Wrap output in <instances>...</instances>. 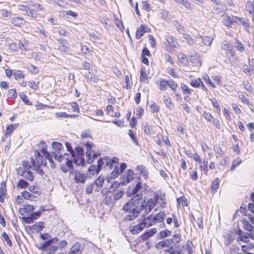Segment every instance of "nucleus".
Wrapping results in <instances>:
<instances>
[{"label":"nucleus","instance_id":"obj_32","mask_svg":"<svg viewBox=\"0 0 254 254\" xmlns=\"http://www.w3.org/2000/svg\"><path fill=\"white\" fill-rule=\"evenodd\" d=\"M181 235L180 234H176L173 235V237L170 239H168V240H171V246L172 249V251H174L173 247L174 246V243L175 245H177L181 241Z\"/></svg>","mask_w":254,"mask_h":254},{"label":"nucleus","instance_id":"obj_39","mask_svg":"<svg viewBox=\"0 0 254 254\" xmlns=\"http://www.w3.org/2000/svg\"><path fill=\"white\" fill-rule=\"evenodd\" d=\"M177 58L179 62L183 64H187L188 60L187 55L183 52H179L177 54Z\"/></svg>","mask_w":254,"mask_h":254},{"label":"nucleus","instance_id":"obj_57","mask_svg":"<svg viewBox=\"0 0 254 254\" xmlns=\"http://www.w3.org/2000/svg\"><path fill=\"white\" fill-rule=\"evenodd\" d=\"M28 4L30 6H32L34 7L36 9L39 11H42L43 10V6L38 2L35 3L32 0H30L28 1Z\"/></svg>","mask_w":254,"mask_h":254},{"label":"nucleus","instance_id":"obj_7","mask_svg":"<svg viewBox=\"0 0 254 254\" xmlns=\"http://www.w3.org/2000/svg\"><path fill=\"white\" fill-rule=\"evenodd\" d=\"M58 242L59 238L54 237L41 244L39 249L42 251L43 254H54L58 250Z\"/></svg>","mask_w":254,"mask_h":254},{"label":"nucleus","instance_id":"obj_28","mask_svg":"<svg viewBox=\"0 0 254 254\" xmlns=\"http://www.w3.org/2000/svg\"><path fill=\"white\" fill-rule=\"evenodd\" d=\"M80 248L81 244L78 242H76L70 248L68 254H79Z\"/></svg>","mask_w":254,"mask_h":254},{"label":"nucleus","instance_id":"obj_24","mask_svg":"<svg viewBox=\"0 0 254 254\" xmlns=\"http://www.w3.org/2000/svg\"><path fill=\"white\" fill-rule=\"evenodd\" d=\"M163 100L167 108L171 109L174 107V103L169 94H165L163 97Z\"/></svg>","mask_w":254,"mask_h":254},{"label":"nucleus","instance_id":"obj_18","mask_svg":"<svg viewBox=\"0 0 254 254\" xmlns=\"http://www.w3.org/2000/svg\"><path fill=\"white\" fill-rule=\"evenodd\" d=\"M221 48L225 52V54L229 59L232 58L235 55V52L232 49V47L227 42L222 43Z\"/></svg>","mask_w":254,"mask_h":254},{"label":"nucleus","instance_id":"obj_47","mask_svg":"<svg viewBox=\"0 0 254 254\" xmlns=\"http://www.w3.org/2000/svg\"><path fill=\"white\" fill-rule=\"evenodd\" d=\"M245 243V245L241 246L242 250L244 253H248V251L252 250L254 248V244L253 243H250V242Z\"/></svg>","mask_w":254,"mask_h":254},{"label":"nucleus","instance_id":"obj_45","mask_svg":"<svg viewBox=\"0 0 254 254\" xmlns=\"http://www.w3.org/2000/svg\"><path fill=\"white\" fill-rule=\"evenodd\" d=\"M200 171H203L205 175H207L208 169V161L206 159H204L199 165Z\"/></svg>","mask_w":254,"mask_h":254},{"label":"nucleus","instance_id":"obj_64","mask_svg":"<svg viewBox=\"0 0 254 254\" xmlns=\"http://www.w3.org/2000/svg\"><path fill=\"white\" fill-rule=\"evenodd\" d=\"M232 108L234 112V113L237 115H240L242 113L241 109L238 106V105L235 103H233L231 105Z\"/></svg>","mask_w":254,"mask_h":254},{"label":"nucleus","instance_id":"obj_44","mask_svg":"<svg viewBox=\"0 0 254 254\" xmlns=\"http://www.w3.org/2000/svg\"><path fill=\"white\" fill-rule=\"evenodd\" d=\"M44 222L42 221L37 222L31 226L33 230L37 232H40L44 227Z\"/></svg>","mask_w":254,"mask_h":254},{"label":"nucleus","instance_id":"obj_52","mask_svg":"<svg viewBox=\"0 0 254 254\" xmlns=\"http://www.w3.org/2000/svg\"><path fill=\"white\" fill-rule=\"evenodd\" d=\"M190 171H189V174L190 178L193 181L197 180L198 178V176L196 168H194V169H192L191 168H190Z\"/></svg>","mask_w":254,"mask_h":254},{"label":"nucleus","instance_id":"obj_43","mask_svg":"<svg viewBox=\"0 0 254 254\" xmlns=\"http://www.w3.org/2000/svg\"><path fill=\"white\" fill-rule=\"evenodd\" d=\"M125 87L128 89L131 88L132 86V77L131 75H126L125 77Z\"/></svg>","mask_w":254,"mask_h":254},{"label":"nucleus","instance_id":"obj_36","mask_svg":"<svg viewBox=\"0 0 254 254\" xmlns=\"http://www.w3.org/2000/svg\"><path fill=\"white\" fill-rule=\"evenodd\" d=\"M25 75L23 71L21 70H14L13 71V77L15 80H19L24 79Z\"/></svg>","mask_w":254,"mask_h":254},{"label":"nucleus","instance_id":"obj_11","mask_svg":"<svg viewBox=\"0 0 254 254\" xmlns=\"http://www.w3.org/2000/svg\"><path fill=\"white\" fill-rule=\"evenodd\" d=\"M86 147V155L87 156V162L91 164L94 161V158L96 155L93 150H92V147H94L95 145L93 143L91 142L87 141L85 144Z\"/></svg>","mask_w":254,"mask_h":254},{"label":"nucleus","instance_id":"obj_16","mask_svg":"<svg viewBox=\"0 0 254 254\" xmlns=\"http://www.w3.org/2000/svg\"><path fill=\"white\" fill-rule=\"evenodd\" d=\"M150 31V28L146 24H141L136 29L135 37L136 39H139L145 33Z\"/></svg>","mask_w":254,"mask_h":254},{"label":"nucleus","instance_id":"obj_54","mask_svg":"<svg viewBox=\"0 0 254 254\" xmlns=\"http://www.w3.org/2000/svg\"><path fill=\"white\" fill-rule=\"evenodd\" d=\"M142 187V184L141 182H138L134 187V188L132 189L131 193L134 195H136V194H141V193H138L139 190L141 189Z\"/></svg>","mask_w":254,"mask_h":254},{"label":"nucleus","instance_id":"obj_37","mask_svg":"<svg viewBox=\"0 0 254 254\" xmlns=\"http://www.w3.org/2000/svg\"><path fill=\"white\" fill-rule=\"evenodd\" d=\"M149 78L148 75L146 71V68L144 66L140 68V81L145 82Z\"/></svg>","mask_w":254,"mask_h":254},{"label":"nucleus","instance_id":"obj_1","mask_svg":"<svg viewBox=\"0 0 254 254\" xmlns=\"http://www.w3.org/2000/svg\"><path fill=\"white\" fill-rule=\"evenodd\" d=\"M39 145H41V147L39 150H35L34 151V158H31V163L34 170L38 174L42 175L44 174V171L41 169V167L46 166V160L49 161L52 168H54L55 165L52 156L47 151V145L46 143L42 141Z\"/></svg>","mask_w":254,"mask_h":254},{"label":"nucleus","instance_id":"obj_33","mask_svg":"<svg viewBox=\"0 0 254 254\" xmlns=\"http://www.w3.org/2000/svg\"><path fill=\"white\" fill-rule=\"evenodd\" d=\"M74 179H75V183H83L85 182V181L86 180V177L85 176V175L83 174H82L78 171H76L75 173Z\"/></svg>","mask_w":254,"mask_h":254},{"label":"nucleus","instance_id":"obj_2","mask_svg":"<svg viewBox=\"0 0 254 254\" xmlns=\"http://www.w3.org/2000/svg\"><path fill=\"white\" fill-rule=\"evenodd\" d=\"M42 191L40 188L37 185L30 186L28 190H24L21 192L20 195L16 196L15 202L18 205L24 203V200L36 201L41 194Z\"/></svg>","mask_w":254,"mask_h":254},{"label":"nucleus","instance_id":"obj_5","mask_svg":"<svg viewBox=\"0 0 254 254\" xmlns=\"http://www.w3.org/2000/svg\"><path fill=\"white\" fill-rule=\"evenodd\" d=\"M34 209V206L30 204H25L19 209V213L22 216V219L25 223H32L34 220L41 216V212L40 211L33 212Z\"/></svg>","mask_w":254,"mask_h":254},{"label":"nucleus","instance_id":"obj_55","mask_svg":"<svg viewBox=\"0 0 254 254\" xmlns=\"http://www.w3.org/2000/svg\"><path fill=\"white\" fill-rule=\"evenodd\" d=\"M52 147L57 152H60L64 149L63 144L59 142H53Z\"/></svg>","mask_w":254,"mask_h":254},{"label":"nucleus","instance_id":"obj_59","mask_svg":"<svg viewBox=\"0 0 254 254\" xmlns=\"http://www.w3.org/2000/svg\"><path fill=\"white\" fill-rule=\"evenodd\" d=\"M26 13L27 16L32 18H36L38 15V13L35 10L30 8H28Z\"/></svg>","mask_w":254,"mask_h":254},{"label":"nucleus","instance_id":"obj_58","mask_svg":"<svg viewBox=\"0 0 254 254\" xmlns=\"http://www.w3.org/2000/svg\"><path fill=\"white\" fill-rule=\"evenodd\" d=\"M239 97L243 104H247L250 101L249 98L247 97L246 93H242L239 95Z\"/></svg>","mask_w":254,"mask_h":254},{"label":"nucleus","instance_id":"obj_8","mask_svg":"<svg viewBox=\"0 0 254 254\" xmlns=\"http://www.w3.org/2000/svg\"><path fill=\"white\" fill-rule=\"evenodd\" d=\"M70 155L67 153H64V155L58 156L55 154V158L59 162L63 163L61 164V168L62 171L64 173L67 172L68 169L72 167V161L71 157L69 158Z\"/></svg>","mask_w":254,"mask_h":254},{"label":"nucleus","instance_id":"obj_31","mask_svg":"<svg viewBox=\"0 0 254 254\" xmlns=\"http://www.w3.org/2000/svg\"><path fill=\"white\" fill-rule=\"evenodd\" d=\"M134 172L132 170H127L126 173L124 175L125 182L126 183H128L132 181L134 178Z\"/></svg>","mask_w":254,"mask_h":254},{"label":"nucleus","instance_id":"obj_46","mask_svg":"<svg viewBox=\"0 0 254 254\" xmlns=\"http://www.w3.org/2000/svg\"><path fill=\"white\" fill-rule=\"evenodd\" d=\"M249 238V236H247L246 235L244 234L242 231H240L238 233L237 240L238 241H240L245 243L250 242Z\"/></svg>","mask_w":254,"mask_h":254},{"label":"nucleus","instance_id":"obj_6","mask_svg":"<svg viewBox=\"0 0 254 254\" xmlns=\"http://www.w3.org/2000/svg\"><path fill=\"white\" fill-rule=\"evenodd\" d=\"M32 169L28 161L24 160L22 162L21 166L18 167L17 173L19 176L23 177L25 179L30 182H33L34 180L33 173L31 171Z\"/></svg>","mask_w":254,"mask_h":254},{"label":"nucleus","instance_id":"obj_9","mask_svg":"<svg viewBox=\"0 0 254 254\" xmlns=\"http://www.w3.org/2000/svg\"><path fill=\"white\" fill-rule=\"evenodd\" d=\"M178 47L179 43L173 35H166L165 40L163 43V47L167 52L173 53Z\"/></svg>","mask_w":254,"mask_h":254},{"label":"nucleus","instance_id":"obj_3","mask_svg":"<svg viewBox=\"0 0 254 254\" xmlns=\"http://www.w3.org/2000/svg\"><path fill=\"white\" fill-rule=\"evenodd\" d=\"M142 194L134 195L130 200L127 202L123 206V210L128 212L130 220L135 218L139 213V204L142 200Z\"/></svg>","mask_w":254,"mask_h":254},{"label":"nucleus","instance_id":"obj_51","mask_svg":"<svg viewBox=\"0 0 254 254\" xmlns=\"http://www.w3.org/2000/svg\"><path fill=\"white\" fill-rule=\"evenodd\" d=\"M242 163V160L240 157H238L235 158L233 161L230 168V171H233Z\"/></svg>","mask_w":254,"mask_h":254},{"label":"nucleus","instance_id":"obj_22","mask_svg":"<svg viewBox=\"0 0 254 254\" xmlns=\"http://www.w3.org/2000/svg\"><path fill=\"white\" fill-rule=\"evenodd\" d=\"M151 54L149 50L146 48L144 47L141 52V61L142 62L146 65H148L149 64V60L146 57H150Z\"/></svg>","mask_w":254,"mask_h":254},{"label":"nucleus","instance_id":"obj_38","mask_svg":"<svg viewBox=\"0 0 254 254\" xmlns=\"http://www.w3.org/2000/svg\"><path fill=\"white\" fill-rule=\"evenodd\" d=\"M84 155H75L74 154V163L77 165H84L85 164Z\"/></svg>","mask_w":254,"mask_h":254},{"label":"nucleus","instance_id":"obj_56","mask_svg":"<svg viewBox=\"0 0 254 254\" xmlns=\"http://www.w3.org/2000/svg\"><path fill=\"white\" fill-rule=\"evenodd\" d=\"M121 172L119 170L118 166H115L114 170L112 171L111 174V178L115 179L117 178L120 175Z\"/></svg>","mask_w":254,"mask_h":254},{"label":"nucleus","instance_id":"obj_35","mask_svg":"<svg viewBox=\"0 0 254 254\" xmlns=\"http://www.w3.org/2000/svg\"><path fill=\"white\" fill-rule=\"evenodd\" d=\"M137 170L140 172V174L142 175L145 179L146 180L148 178V172L147 169L144 165H138L137 167Z\"/></svg>","mask_w":254,"mask_h":254},{"label":"nucleus","instance_id":"obj_50","mask_svg":"<svg viewBox=\"0 0 254 254\" xmlns=\"http://www.w3.org/2000/svg\"><path fill=\"white\" fill-rule=\"evenodd\" d=\"M8 98L15 99L17 97V93L15 88L9 89L7 93Z\"/></svg>","mask_w":254,"mask_h":254},{"label":"nucleus","instance_id":"obj_62","mask_svg":"<svg viewBox=\"0 0 254 254\" xmlns=\"http://www.w3.org/2000/svg\"><path fill=\"white\" fill-rule=\"evenodd\" d=\"M183 37L189 45H192L194 44V40L189 34H184Z\"/></svg>","mask_w":254,"mask_h":254},{"label":"nucleus","instance_id":"obj_49","mask_svg":"<svg viewBox=\"0 0 254 254\" xmlns=\"http://www.w3.org/2000/svg\"><path fill=\"white\" fill-rule=\"evenodd\" d=\"M19 97L25 105L28 106H31L32 105V102L29 100V98L27 95L24 92L20 93L19 94Z\"/></svg>","mask_w":254,"mask_h":254},{"label":"nucleus","instance_id":"obj_48","mask_svg":"<svg viewBox=\"0 0 254 254\" xmlns=\"http://www.w3.org/2000/svg\"><path fill=\"white\" fill-rule=\"evenodd\" d=\"M1 237L3 240L6 242V244L9 247H12L13 245L9 236L5 232H3L1 233Z\"/></svg>","mask_w":254,"mask_h":254},{"label":"nucleus","instance_id":"obj_40","mask_svg":"<svg viewBox=\"0 0 254 254\" xmlns=\"http://www.w3.org/2000/svg\"><path fill=\"white\" fill-rule=\"evenodd\" d=\"M210 101L217 113L220 114L221 113V107L217 99L214 97L210 99Z\"/></svg>","mask_w":254,"mask_h":254},{"label":"nucleus","instance_id":"obj_61","mask_svg":"<svg viewBox=\"0 0 254 254\" xmlns=\"http://www.w3.org/2000/svg\"><path fill=\"white\" fill-rule=\"evenodd\" d=\"M149 41V43L152 48H155L156 47V40L152 35L149 34L148 35Z\"/></svg>","mask_w":254,"mask_h":254},{"label":"nucleus","instance_id":"obj_63","mask_svg":"<svg viewBox=\"0 0 254 254\" xmlns=\"http://www.w3.org/2000/svg\"><path fill=\"white\" fill-rule=\"evenodd\" d=\"M202 116L204 119L209 123H211L212 120H213L214 118L210 113L206 111L203 113Z\"/></svg>","mask_w":254,"mask_h":254},{"label":"nucleus","instance_id":"obj_17","mask_svg":"<svg viewBox=\"0 0 254 254\" xmlns=\"http://www.w3.org/2000/svg\"><path fill=\"white\" fill-rule=\"evenodd\" d=\"M190 61L192 66L199 67L202 64V62L199 55L195 51L191 53L190 57Z\"/></svg>","mask_w":254,"mask_h":254},{"label":"nucleus","instance_id":"obj_41","mask_svg":"<svg viewBox=\"0 0 254 254\" xmlns=\"http://www.w3.org/2000/svg\"><path fill=\"white\" fill-rule=\"evenodd\" d=\"M16 186L20 189H25L30 186L29 183L23 179L19 180Z\"/></svg>","mask_w":254,"mask_h":254},{"label":"nucleus","instance_id":"obj_12","mask_svg":"<svg viewBox=\"0 0 254 254\" xmlns=\"http://www.w3.org/2000/svg\"><path fill=\"white\" fill-rule=\"evenodd\" d=\"M19 124L18 123L8 125L6 127L5 132L1 137V140L3 142L5 141L7 138L11 136L13 131L19 127Z\"/></svg>","mask_w":254,"mask_h":254},{"label":"nucleus","instance_id":"obj_27","mask_svg":"<svg viewBox=\"0 0 254 254\" xmlns=\"http://www.w3.org/2000/svg\"><path fill=\"white\" fill-rule=\"evenodd\" d=\"M177 207L180 208L182 206H188L189 205V201L184 195L177 198Z\"/></svg>","mask_w":254,"mask_h":254},{"label":"nucleus","instance_id":"obj_34","mask_svg":"<svg viewBox=\"0 0 254 254\" xmlns=\"http://www.w3.org/2000/svg\"><path fill=\"white\" fill-rule=\"evenodd\" d=\"M165 217V214L163 212H160L157 213L155 216H153L155 224L161 223L163 221Z\"/></svg>","mask_w":254,"mask_h":254},{"label":"nucleus","instance_id":"obj_42","mask_svg":"<svg viewBox=\"0 0 254 254\" xmlns=\"http://www.w3.org/2000/svg\"><path fill=\"white\" fill-rule=\"evenodd\" d=\"M143 223L144 224L145 227H148L155 224L153 220V215H151L145 218Z\"/></svg>","mask_w":254,"mask_h":254},{"label":"nucleus","instance_id":"obj_53","mask_svg":"<svg viewBox=\"0 0 254 254\" xmlns=\"http://www.w3.org/2000/svg\"><path fill=\"white\" fill-rule=\"evenodd\" d=\"M246 10L250 13H254V3L251 1H248L246 4Z\"/></svg>","mask_w":254,"mask_h":254},{"label":"nucleus","instance_id":"obj_23","mask_svg":"<svg viewBox=\"0 0 254 254\" xmlns=\"http://www.w3.org/2000/svg\"><path fill=\"white\" fill-rule=\"evenodd\" d=\"M58 41L60 44L59 46V50L62 51L66 52L68 49L69 44L66 40L63 38H60L58 39Z\"/></svg>","mask_w":254,"mask_h":254},{"label":"nucleus","instance_id":"obj_30","mask_svg":"<svg viewBox=\"0 0 254 254\" xmlns=\"http://www.w3.org/2000/svg\"><path fill=\"white\" fill-rule=\"evenodd\" d=\"M183 95H186L187 97L190 96L192 93V89L190 88L188 86L184 83H181L180 85Z\"/></svg>","mask_w":254,"mask_h":254},{"label":"nucleus","instance_id":"obj_10","mask_svg":"<svg viewBox=\"0 0 254 254\" xmlns=\"http://www.w3.org/2000/svg\"><path fill=\"white\" fill-rule=\"evenodd\" d=\"M202 79L205 81L206 84L211 88H216V85H220L222 84V77L217 75H214L211 76V80L209 76L205 73L202 76Z\"/></svg>","mask_w":254,"mask_h":254},{"label":"nucleus","instance_id":"obj_13","mask_svg":"<svg viewBox=\"0 0 254 254\" xmlns=\"http://www.w3.org/2000/svg\"><path fill=\"white\" fill-rule=\"evenodd\" d=\"M190 86L193 88H201V89L207 92L208 91V89L206 87V86L204 85V83L203 82L201 78L200 77L192 79L190 80Z\"/></svg>","mask_w":254,"mask_h":254},{"label":"nucleus","instance_id":"obj_60","mask_svg":"<svg viewBox=\"0 0 254 254\" xmlns=\"http://www.w3.org/2000/svg\"><path fill=\"white\" fill-rule=\"evenodd\" d=\"M28 70L32 74H36L39 72V69L37 67L33 65L30 64L27 67Z\"/></svg>","mask_w":254,"mask_h":254},{"label":"nucleus","instance_id":"obj_26","mask_svg":"<svg viewBox=\"0 0 254 254\" xmlns=\"http://www.w3.org/2000/svg\"><path fill=\"white\" fill-rule=\"evenodd\" d=\"M145 227L143 223H140L130 229V230L132 234H137L141 232Z\"/></svg>","mask_w":254,"mask_h":254},{"label":"nucleus","instance_id":"obj_4","mask_svg":"<svg viewBox=\"0 0 254 254\" xmlns=\"http://www.w3.org/2000/svg\"><path fill=\"white\" fill-rule=\"evenodd\" d=\"M156 85L161 91H165L170 88L175 94L176 101L179 102L182 101V95L177 92V89L179 87L178 84L173 79H169L167 80L165 78H161L156 82Z\"/></svg>","mask_w":254,"mask_h":254},{"label":"nucleus","instance_id":"obj_25","mask_svg":"<svg viewBox=\"0 0 254 254\" xmlns=\"http://www.w3.org/2000/svg\"><path fill=\"white\" fill-rule=\"evenodd\" d=\"M12 24L17 27H21L25 24V21L23 17H14L11 19Z\"/></svg>","mask_w":254,"mask_h":254},{"label":"nucleus","instance_id":"obj_19","mask_svg":"<svg viewBox=\"0 0 254 254\" xmlns=\"http://www.w3.org/2000/svg\"><path fill=\"white\" fill-rule=\"evenodd\" d=\"M111 162V159L108 157H105L102 159H99L98 161V164L97 166V169L96 172L97 173H99L102 168V166L104 164H105L106 166H109L110 168H112V163Z\"/></svg>","mask_w":254,"mask_h":254},{"label":"nucleus","instance_id":"obj_29","mask_svg":"<svg viewBox=\"0 0 254 254\" xmlns=\"http://www.w3.org/2000/svg\"><path fill=\"white\" fill-rule=\"evenodd\" d=\"M220 185V180L218 178H216L212 181L211 185L210 190L212 194H214L218 190Z\"/></svg>","mask_w":254,"mask_h":254},{"label":"nucleus","instance_id":"obj_20","mask_svg":"<svg viewBox=\"0 0 254 254\" xmlns=\"http://www.w3.org/2000/svg\"><path fill=\"white\" fill-rule=\"evenodd\" d=\"M157 233V229L155 228L146 231L139 237L140 240L142 241H148L150 237L153 236Z\"/></svg>","mask_w":254,"mask_h":254},{"label":"nucleus","instance_id":"obj_15","mask_svg":"<svg viewBox=\"0 0 254 254\" xmlns=\"http://www.w3.org/2000/svg\"><path fill=\"white\" fill-rule=\"evenodd\" d=\"M6 181L3 180L0 183V202L3 203L4 199L7 198Z\"/></svg>","mask_w":254,"mask_h":254},{"label":"nucleus","instance_id":"obj_14","mask_svg":"<svg viewBox=\"0 0 254 254\" xmlns=\"http://www.w3.org/2000/svg\"><path fill=\"white\" fill-rule=\"evenodd\" d=\"M171 240H168L166 239L160 242H158L156 244V248L158 249H163L166 248L165 252L170 253L172 251L171 246Z\"/></svg>","mask_w":254,"mask_h":254},{"label":"nucleus","instance_id":"obj_21","mask_svg":"<svg viewBox=\"0 0 254 254\" xmlns=\"http://www.w3.org/2000/svg\"><path fill=\"white\" fill-rule=\"evenodd\" d=\"M157 201L158 195H157L156 197L149 199L145 206V211L148 212H150L155 206Z\"/></svg>","mask_w":254,"mask_h":254}]
</instances>
